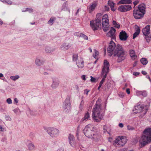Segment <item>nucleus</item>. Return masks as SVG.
<instances>
[{
    "label": "nucleus",
    "instance_id": "obj_61",
    "mask_svg": "<svg viewBox=\"0 0 151 151\" xmlns=\"http://www.w3.org/2000/svg\"><path fill=\"white\" fill-rule=\"evenodd\" d=\"M6 120H9V119H10L11 118L9 116H6Z\"/></svg>",
    "mask_w": 151,
    "mask_h": 151
},
{
    "label": "nucleus",
    "instance_id": "obj_26",
    "mask_svg": "<svg viewBox=\"0 0 151 151\" xmlns=\"http://www.w3.org/2000/svg\"><path fill=\"white\" fill-rule=\"evenodd\" d=\"M132 3L131 0H121L119 1L120 4H131Z\"/></svg>",
    "mask_w": 151,
    "mask_h": 151
},
{
    "label": "nucleus",
    "instance_id": "obj_2",
    "mask_svg": "<svg viewBox=\"0 0 151 151\" xmlns=\"http://www.w3.org/2000/svg\"><path fill=\"white\" fill-rule=\"evenodd\" d=\"M151 142V128H146L143 132V134L139 140L140 147H144Z\"/></svg>",
    "mask_w": 151,
    "mask_h": 151
},
{
    "label": "nucleus",
    "instance_id": "obj_27",
    "mask_svg": "<svg viewBox=\"0 0 151 151\" xmlns=\"http://www.w3.org/2000/svg\"><path fill=\"white\" fill-rule=\"evenodd\" d=\"M55 50V48H51L48 46L46 47L45 48V51L48 53H50L52 52Z\"/></svg>",
    "mask_w": 151,
    "mask_h": 151
},
{
    "label": "nucleus",
    "instance_id": "obj_16",
    "mask_svg": "<svg viewBox=\"0 0 151 151\" xmlns=\"http://www.w3.org/2000/svg\"><path fill=\"white\" fill-rule=\"evenodd\" d=\"M68 139L70 145L73 147H74L76 145V144L74 136L71 134H69L68 136Z\"/></svg>",
    "mask_w": 151,
    "mask_h": 151
},
{
    "label": "nucleus",
    "instance_id": "obj_55",
    "mask_svg": "<svg viewBox=\"0 0 151 151\" xmlns=\"http://www.w3.org/2000/svg\"><path fill=\"white\" fill-rule=\"evenodd\" d=\"M26 11H29V12H32L33 11V10L32 9H27Z\"/></svg>",
    "mask_w": 151,
    "mask_h": 151
},
{
    "label": "nucleus",
    "instance_id": "obj_31",
    "mask_svg": "<svg viewBox=\"0 0 151 151\" xmlns=\"http://www.w3.org/2000/svg\"><path fill=\"white\" fill-rule=\"evenodd\" d=\"M141 63L144 65H145L147 64L148 62L147 59L145 58H142L140 60Z\"/></svg>",
    "mask_w": 151,
    "mask_h": 151
},
{
    "label": "nucleus",
    "instance_id": "obj_9",
    "mask_svg": "<svg viewBox=\"0 0 151 151\" xmlns=\"http://www.w3.org/2000/svg\"><path fill=\"white\" fill-rule=\"evenodd\" d=\"M70 96L67 97L63 104V109L67 113L69 112L70 110Z\"/></svg>",
    "mask_w": 151,
    "mask_h": 151
},
{
    "label": "nucleus",
    "instance_id": "obj_18",
    "mask_svg": "<svg viewBox=\"0 0 151 151\" xmlns=\"http://www.w3.org/2000/svg\"><path fill=\"white\" fill-rule=\"evenodd\" d=\"M142 32L143 35L145 36L148 35L150 33V25H147L142 30Z\"/></svg>",
    "mask_w": 151,
    "mask_h": 151
},
{
    "label": "nucleus",
    "instance_id": "obj_52",
    "mask_svg": "<svg viewBox=\"0 0 151 151\" xmlns=\"http://www.w3.org/2000/svg\"><path fill=\"white\" fill-rule=\"evenodd\" d=\"M6 2L7 4H12V2L11 1H10L9 0H7L6 1Z\"/></svg>",
    "mask_w": 151,
    "mask_h": 151
},
{
    "label": "nucleus",
    "instance_id": "obj_64",
    "mask_svg": "<svg viewBox=\"0 0 151 151\" xmlns=\"http://www.w3.org/2000/svg\"><path fill=\"white\" fill-rule=\"evenodd\" d=\"M137 61H135V62L134 63V64H133V66H134V67L136 65H137Z\"/></svg>",
    "mask_w": 151,
    "mask_h": 151
},
{
    "label": "nucleus",
    "instance_id": "obj_28",
    "mask_svg": "<svg viewBox=\"0 0 151 151\" xmlns=\"http://www.w3.org/2000/svg\"><path fill=\"white\" fill-rule=\"evenodd\" d=\"M59 84V82L58 81H53V83L51 85L52 88L53 89H55Z\"/></svg>",
    "mask_w": 151,
    "mask_h": 151
},
{
    "label": "nucleus",
    "instance_id": "obj_20",
    "mask_svg": "<svg viewBox=\"0 0 151 151\" xmlns=\"http://www.w3.org/2000/svg\"><path fill=\"white\" fill-rule=\"evenodd\" d=\"M129 53L131 58L132 60H136L137 58V56L135 54L134 50H129Z\"/></svg>",
    "mask_w": 151,
    "mask_h": 151
},
{
    "label": "nucleus",
    "instance_id": "obj_57",
    "mask_svg": "<svg viewBox=\"0 0 151 151\" xmlns=\"http://www.w3.org/2000/svg\"><path fill=\"white\" fill-rule=\"evenodd\" d=\"M126 92L128 94H129L130 93V91L129 88H127L126 89Z\"/></svg>",
    "mask_w": 151,
    "mask_h": 151
},
{
    "label": "nucleus",
    "instance_id": "obj_54",
    "mask_svg": "<svg viewBox=\"0 0 151 151\" xmlns=\"http://www.w3.org/2000/svg\"><path fill=\"white\" fill-rule=\"evenodd\" d=\"M4 130V129L2 127L1 125H0V131L1 132H3Z\"/></svg>",
    "mask_w": 151,
    "mask_h": 151
},
{
    "label": "nucleus",
    "instance_id": "obj_5",
    "mask_svg": "<svg viewBox=\"0 0 151 151\" xmlns=\"http://www.w3.org/2000/svg\"><path fill=\"white\" fill-rule=\"evenodd\" d=\"M102 16V14L101 13L97 14L96 15V19L95 20H98V21L101 23V19L102 17V23L103 29L104 31L106 32L108 30L109 26L108 15L106 14L103 17Z\"/></svg>",
    "mask_w": 151,
    "mask_h": 151
},
{
    "label": "nucleus",
    "instance_id": "obj_38",
    "mask_svg": "<svg viewBox=\"0 0 151 151\" xmlns=\"http://www.w3.org/2000/svg\"><path fill=\"white\" fill-rule=\"evenodd\" d=\"M142 96L143 97H145L147 96V93L146 91H141Z\"/></svg>",
    "mask_w": 151,
    "mask_h": 151
},
{
    "label": "nucleus",
    "instance_id": "obj_48",
    "mask_svg": "<svg viewBox=\"0 0 151 151\" xmlns=\"http://www.w3.org/2000/svg\"><path fill=\"white\" fill-rule=\"evenodd\" d=\"M139 2V1H136L133 2V4L134 5V6L136 5Z\"/></svg>",
    "mask_w": 151,
    "mask_h": 151
},
{
    "label": "nucleus",
    "instance_id": "obj_8",
    "mask_svg": "<svg viewBox=\"0 0 151 151\" xmlns=\"http://www.w3.org/2000/svg\"><path fill=\"white\" fill-rule=\"evenodd\" d=\"M93 127L91 124H88L86 126L83 130V133L85 136L88 138L92 137V134L94 130Z\"/></svg>",
    "mask_w": 151,
    "mask_h": 151
},
{
    "label": "nucleus",
    "instance_id": "obj_7",
    "mask_svg": "<svg viewBox=\"0 0 151 151\" xmlns=\"http://www.w3.org/2000/svg\"><path fill=\"white\" fill-rule=\"evenodd\" d=\"M127 141V139L125 136H119L116 138L115 143L117 147H120L124 145Z\"/></svg>",
    "mask_w": 151,
    "mask_h": 151
},
{
    "label": "nucleus",
    "instance_id": "obj_24",
    "mask_svg": "<svg viewBox=\"0 0 151 151\" xmlns=\"http://www.w3.org/2000/svg\"><path fill=\"white\" fill-rule=\"evenodd\" d=\"M135 28L136 29H137L135 32L133 36V38L134 39L137 36L139 35L140 29L139 27L137 25H136L135 26Z\"/></svg>",
    "mask_w": 151,
    "mask_h": 151
},
{
    "label": "nucleus",
    "instance_id": "obj_47",
    "mask_svg": "<svg viewBox=\"0 0 151 151\" xmlns=\"http://www.w3.org/2000/svg\"><path fill=\"white\" fill-rule=\"evenodd\" d=\"M6 138L5 137H4L2 138L1 140V141L5 142H6Z\"/></svg>",
    "mask_w": 151,
    "mask_h": 151
},
{
    "label": "nucleus",
    "instance_id": "obj_50",
    "mask_svg": "<svg viewBox=\"0 0 151 151\" xmlns=\"http://www.w3.org/2000/svg\"><path fill=\"white\" fill-rule=\"evenodd\" d=\"M13 111L15 113L17 114V113L18 112V111H19V109H16L13 110Z\"/></svg>",
    "mask_w": 151,
    "mask_h": 151
},
{
    "label": "nucleus",
    "instance_id": "obj_32",
    "mask_svg": "<svg viewBox=\"0 0 151 151\" xmlns=\"http://www.w3.org/2000/svg\"><path fill=\"white\" fill-rule=\"evenodd\" d=\"M56 19L55 17H51L50 19L48 21L47 23L50 25H52L53 23V22Z\"/></svg>",
    "mask_w": 151,
    "mask_h": 151
},
{
    "label": "nucleus",
    "instance_id": "obj_42",
    "mask_svg": "<svg viewBox=\"0 0 151 151\" xmlns=\"http://www.w3.org/2000/svg\"><path fill=\"white\" fill-rule=\"evenodd\" d=\"M141 91H137L136 92L137 95L141 97L142 96Z\"/></svg>",
    "mask_w": 151,
    "mask_h": 151
},
{
    "label": "nucleus",
    "instance_id": "obj_1",
    "mask_svg": "<svg viewBox=\"0 0 151 151\" xmlns=\"http://www.w3.org/2000/svg\"><path fill=\"white\" fill-rule=\"evenodd\" d=\"M107 50L109 56H111L112 54H114V56L118 57L117 60L118 62H122L125 58L124 51L122 46L118 44L116 46L115 44L112 41H111L109 43Z\"/></svg>",
    "mask_w": 151,
    "mask_h": 151
},
{
    "label": "nucleus",
    "instance_id": "obj_44",
    "mask_svg": "<svg viewBox=\"0 0 151 151\" xmlns=\"http://www.w3.org/2000/svg\"><path fill=\"white\" fill-rule=\"evenodd\" d=\"M6 102L8 104L12 103V101L10 98H8L6 100Z\"/></svg>",
    "mask_w": 151,
    "mask_h": 151
},
{
    "label": "nucleus",
    "instance_id": "obj_4",
    "mask_svg": "<svg viewBox=\"0 0 151 151\" xmlns=\"http://www.w3.org/2000/svg\"><path fill=\"white\" fill-rule=\"evenodd\" d=\"M97 101L92 110V117L95 122H99L103 118V115L101 114V105Z\"/></svg>",
    "mask_w": 151,
    "mask_h": 151
},
{
    "label": "nucleus",
    "instance_id": "obj_56",
    "mask_svg": "<svg viewBox=\"0 0 151 151\" xmlns=\"http://www.w3.org/2000/svg\"><path fill=\"white\" fill-rule=\"evenodd\" d=\"M119 126L121 128H122L123 127L124 125L122 123H120L119 124Z\"/></svg>",
    "mask_w": 151,
    "mask_h": 151
},
{
    "label": "nucleus",
    "instance_id": "obj_40",
    "mask_svg": "<svg viewBox=\"0 0 151 151\" xmlns=\"http://www.w3.org/2000/svg\"><path fill=\"white\" fill-rule=\"evenodd\" d=\"M145 36V39L147 40V42H150V39H151V37H150L148 36V35Z\"/></svg>",
    "mask_w": 151,
    "mask_h": 151
},
{
    "label": "nucleus",
    "instance_id": "obj_37",
    "mask_svg": "<svg viewBox=\"0 0 151 151\" xmlns=\"http://www.w3.org/2000/svg\"><path fill=\"white\" fill-rule=\"evenodd\" d=\"M99 55V52L96 50H95V53L93 54V56L95 58Z\"/></svg>",
    "mask_w": 151,
    "mask_h": 151
},
{
    "label": "nucleus",
    "instance_id": "obj_29",
    "mask_svg": "<svg viewBox=\"0 0 151 151\" xmlns=\"http://www.w3.org/2000/svg\"><path fill=\"white\" fill-rule=\"evenodd\" d=\"M90 118V115L89 114L88 112H87L85 114L84 117L82 118L81 121L82 122H83L84 121H86L89 118Z\"/></svg>",
    "mask_w": 151,
    "mask_h": 151
},
{
    "label": "nucleus",
    "instance_id": "obj_12",
    "mask_svg": "<svg viewBox=\"0 0 151 151\" xmlns=\"http://www.w3.org/2000/svg\"><path fill=\"white\" fill-rule=\"evenodd\" d=\"M98 20H92L90 21V25L92 29L94 30H97L99 26H101V23Z\"/></svg>",
    "mask_w": 151,
    "mask_h": 151
},
{
    "label": "nucleus",
    "instance_id": "obj_43",
    "mask_svg": "<svg viewBox=\"0 0 151 151\" xmlns=\"http://www.w3.org/2000/svg\"><path fill=\"white\" fill-rule=\"evenodd\" d=\"M83 101H82L80 105V107H79V108L81 110H82L83 109Z\"/></svg>",
    "mask_w": 151,
    "mask_h": 151
},
{
    "label": "nucleus",
    "instance_id": "obj_13",
    "mask_svg": "<svg viewBox=\"0 0 151 151\" xmlns=\"http://www.w3.org/2000/svg\"><path fill=\"white\" fill-rule=\"evenodd\" d=\"M115 31V29L113 27H111L109 31L107 33V36L111 37V39H115L116 38Z\"/></svg>",
    "mask_w": 151,
    "mask_h": 151
},
{
    "label": "nucleus",
    "instance_id": "obj_10",
    "mask_svg": "<svg viewBox=\"0 0 151 151\" xmlns=\"http://www.w3.org/2000/svg\"><path fill=\"white\" fill-rule=\"evenodd\" d=\"M46 132L51 137H57L59 134V131L57 129L53 127L47 128Z\"/></svg>",
    "mask_w": 151,
    "mask_h": 151
},
{
    "label": "nucleus",
    "instance_id": "obj_58",
    "mask_svg": "<svg viewBox=\"0 0 151 151\" xmlns=\"http://www.w3.org/2000/svg\"><path fill=\"white\" fill-rule=\"evenodd\" d=\"M81 77L82 79L83 80H84L85 81L86 80V78H85V75H82L81 76Z\"/></svg>",
    "mask_w": 151,
    "mask_h": 151
},
{
    "label": "nucleus",
    "instance_id": "obj_45",
    "mask_svg": "<svg viewBox=\"0 0 151 151\" xmlns=\"http://www.w3.org/2000/svg\"><path fill=\"white\" fill-rule=\"evenodd\" d=\"M140 73L138 72H134L133 73V74L135 76H138L140 74Z\"/></svg>",
    "mask_w": 151,
    "mask_h": 151
},
{
    "label": "nucleus",
    "instance_id": "obj_17",
    "mask_svg": "<svg viewBox=\"0 0 151 151\" xmlns=\"http://www.w3.org/2000/svg\"><path fill=\"white\" fill-rule=\"evenodd\" d=\"M76 63L78 67L79 68H83L84 66V62L82 58L78 59Z\"/></svg>",
    "mask_w": 151,
    "mask_h": 151
},
{
    "label": "nucleus",
    "instance_id": "obj_6",
    "mask_svg": "<svg viewBox=\"0 0 151 151\" xmlns=\"http://www.w3.org/2000/svg\"><path fill=\"white\" fill-rule=\"evenodd\" d=\"M109 62L106 60H105L104 63V66L102 69L101 74V77L102 78L100 81L99 84L101 85H102L105 81L108 73L109 72Z\"/></svg>",
    "mask_w": 151,
    "mask_h": 151
},
{
    "label": "nucleus",
    "instance_id": "obj_63",
    "mask_svg": "<svg viewBox=\"0 0 151 151\" xmlns=\"http://www.w3.org/2000/svg\"><path fill=\"white\" fill-rule=\"evenodd\" d=\"M14 102H15L17 103L18 102V99L17 98H15L14 99Z\"/></svg>",
    "mask_w": 151,
    "mask_h": 151
},
{
    "label": "nucleus",
    "instance_id": "obj_46",
    "mask_svg": "<svg viewBox=\"0 0 151 151\" xmlns=\"http://www.w3.org/2000/svg\"><path fill=\"white\" fill-rule=\"evenodd\" d=\"M90 91L89 90H88L87 89H86L84 91V93L86 94L87 95H88V92Z\"/></svg>",
    "mask_w": 151,
    "mask_h": 151
},
{
    "label": "nucleus",
    "instance_id": "obj_41",
    "mask_svg": "<svg viewBox=\"0 0 151 151\" xmlns=\"http://www.w3.org/2000/svg\"><path fill=\"white\" fill-rule=\"evenodd\" d=\"M91 80L90 81L92 82H96V79L95 78L93 77L92 76H91Z\"/></svg>",
    "mask_w": 151,
    "mask_h": 151
},
{
    "label": "nucleus",
    "instance_id": "obj_51",
    "mask_svg": "<svg viewBox=\"0 0 151 151\" xmlns=\"http://www.w3.org/2000/svg\"><path fill=\"white\" fill-rule=\"evenodd\" d=\"M105 9L106 11H108L109 9V8L108 6H105Z\"/></svg>",
    "mask_w": 151,
    "mask_h": 151
},
{
    "label": "nucleus",
    "instance_id": "obj_21",
    "mask_svg": "<svg viewBox=\"0 0 151 151\" xmlns=\"http://www.w3.org/2000/svg\"><path fill=\"white\" fill-rule=\"evenodd\" d=\"M97 4L96 2L94 1L89 6L88 10L90 13H91L95 9L97 6Z\"/></svg>",
    "mask_w": 151,
    "mask_h": 151
},
{
    "label": "nucleus",
    "instance_id": "obj_25",
    "mask_svg": "<svg viewBox=\"0 0 151 151\" xmlns=\"http://www.w3.org/2000/svg\"><path fill=\"white\" fill-rule=\"evenodd\" d=\"M44 63V62L42 60L38 58H37L35 61L36 64L38 66L42 65Z\"/></svg>",
    "mask_w": 151,
    "mask_h": 151
},
{
    "label": "nucleus",
    "instance_id": "obj_22",
    "mask_svg": "<svg viewBox=\"0 0 151 151\" xmlns=\"http://www.w3.org/2000/svg\"><path fill=\"white\" fill-rule=\"evenodd\" d=\"M70 47V46L69 44L64 43L60 46V48L61 50H65L69 49Z\"/></svg>",
    "mask_w": 151,
    "mask_h": 151
},
{
    "label": "nucleus",
    "instance_id": "obj_23",
    "mask_svg": "<svg viewBox=\"0 0 151 151\" xmlns=\"http://www.w3.org/2000/svg\"><path fill=\"white\" fill-rule=\"evenodd\" d=\"M74 35L78 37H82L85 40H87L88 39V37L82 33L75 32Z\"/></svg>",
    "mask_w": 151,
    "mask_h": 151
},
{
    "label": "nucleus",
    "instance_id": "obj_15",
    "mask_svg": "<svg viewBox=\"0 0 151 151\" xmlns=\"http://www.w3.org/2000/svg\"><path fill=\"white\" fill-rule=\"evenodd\" d=\"M119 38L120 40L123 41L126 40L128 37L127 33L123 31H122L120 33L119 35Z\"/></svg>",
    "mask_w": 151,
    "mask_h": 151
},
{
    "label": "nucleus",
    "instance_id": "obj_62",
    "mask_svg": "<svg viewBox=\"0 0 151 151\" xmlns=\"http://www.w3.org/2000/svg\"><path fill=\"white\" fill-rule=\"evenodd\" d=\"M146 77L148 79H149V81H151V79H150V76H149L148 75H147V76H146Z\"/></svg>",
    "mask_w": 151,
    "mask_h": 151
},
{
    "label": "nucleus",
    "instance_id": "obj_53",
    "mask_svg": "<svg viewBox=\"0 0 151 151\" xmlns=\"http://www.w3.org/2000/svg\"><path fill=\"white\" fill-rule=\"evenodd\" d=\"M111 10L113 12H114L115 11V9L114 8V6H111L110 7Z\"/></svg>",
    "mask_w": 151,
    "mask_h": 151
},
{
    "label": "nucleus",
    "instance_id": "obj_30",
    "mask_svg": "<svg viewBox=\"0 0 151 151\" xmlns=\"http://www.w3.org/2000/svg\"><path fill=\"white\" fill-rule=\"evenodd\" d=\"M28 148L30 150H32L35 149V146L32 143H29L27 145Z\"/></svg>",
    "mask_w": 151,
    "mask_h": 151
},
{
    "label": "nucleus",
    "instance_id": "obj_19",
    "mask_svg": "<svg viewBox=\"0 0 151 151\" xmlns=\"http://www.w3.org/2000/svg\"><path fill=\"white\" fill-rule=\"evenodd\" d=\"M101 137V136L100 135L96 133H94L93 132V133L92 134V137L90 138L93 141H97L100 139Z\"/></svg>",
    "mask_w": 151,
    "mask_h": 151
},
{
    "label": "nucleus",
    "instance_id": "obj_49",
    "mask_svg": "<svg viewBox=\"0 0 151 151\" xmlns=\"http://www.w3.org/2000/svg\"><path fill=\"white\" fill-rule=\"evenodd\" d=\"M106 127L105 125H104L103 126V129L104 130V132H107L106 129Z\"/></svg>",
    "mask_w": 151,
    "mask_h": 151
},
{
    "label": "nucleus",
    "instance_id": "obj_33",
    "mask_svg": "<svg viewBox=\"0 0 151 151\" xmlns=\"http://www.w3.org/2000/svg\"><path fill=\"white\" fill-rule=\"evenodd\" d=\"M19 78V76L18 75H16L15 76H12L10 77V78L12 80L15 81Z\"/></svg>",
    "mask_w": 151,
    "mask_h": 151
},
{
    "label": "nucleus",
    "instance_id": "obj_34",
    "mask_svg": "<svg viewBox=\"0 0 151 151\" xmlns=\"http://www.w3.org/2000/svg\"><path fill=\"white\" fill-rule=\"evenodd\" d=\"M78 54H73V61H76L78 59Z\"/></svg>",
    "mask_w": 151,
    "mask_h": 151
},
{
    "label": "nucleus",
    "instance_id": "obj_39",
    "mask_svg": "<svg viewBox=\"0 0 151 151\" xmlns=\"http://www.w3.org/2000/svg\"><path fill=\"white\" fill-rule=\"evenodd\" d=\"M127 129L128 130H133L134 129V127L130 125H128L127 126Z\"/></svg>",
    "mask_w": 151,
    "mask_h": 151
},
{
    "label": "nucleus",
    "instance_id": "obj_60",
    "mask_svg": "<svg viewBox=\"0 0 151 151\" xmlns=\"http://www.w3.org/2000/svg\"><path fill=\"white\" fill-rule=\"evenodd\" d=\"M142 73L144 75H145L147 74V73L145 71H142Z\"/></svg>",
    "mask_w": 151,
    "mask_h": 151
},
{
    "label": "nucleus",
    "instance_id": "obj_14",
    "mask_svg": "<svg viewBox=\"0 0 151 151\" xmlns=\"http://www.w3.org/2000/svg\"><path fill=\"white\" fill-rule=\"evenodd\" d=\"M144 109V107L143 105L139 104L134 107L133 111H135V112H134L136 113H140L141 112L142 110H143Z\"/></svg>",
    "mask_w": 151,
    "mask_h": 151
},
{
    "label": "nucleus",
    "instance_id": "obj_35",
    "mask_svg": "<svg viewBox=\"0 0 151 151\" xmlns=\"http://www.w3.org/2000/svg\"><path fill=\"white\" fill-rule=\"evenodd\" d=\"M108 4L110 7L114 6L115 5V3L113 1L110 0H109L108 1Z\"/></svg>",
    "mask_w": 151,
    "mask_h": 151
},
{
    "label": "nucleus",
    "instance_id": "obj_36",
    "mask_svg": "<svg viewBox=\"0 0 151 151\" xmlns=\"http://www.w3.org/2000/svg\"><path fill=\"white\" fill-rule=\"evenodd\" d=\"M113 24L115 26V27L119 28L120 27V25L117 24L116 22L115 21H113Z\"/></svg>",
    "mask_w": 151,
    "mask_h": 151
},
{
    "label": "nucleus",
    "instance_id": "obj_11",
    "mask_svg": "<svg viewBox=\"0 0 151 151\" xmlns=\"http://www.w3.org/2000/svg\"><path fill=\"white\" fill-rule=\"evenodd\" d=\"M132 9V6L128 4H123L119 6L118 9V10L122 12L129 11Z\"/></svg>",
    "mask_w": 151,
    "mask_h": 151
},
{
    "label": "nucleus",
    "instance_id": "obj_59",
    "mask_svg": "<svg viewBox=\"0 0 151 151\" xmlns=\"http://www.w3.org/2000/svg\"><path fill=\"white\" fill-rule=\"evenodd\" d=\"M57 151H64V150L63 148H59V149Z\"/></svg>",
    "mask_w": 151,
    "mask_h": 151
},
{
    "label": "nucleus",
    "instance_id": "obj_3",
    "mask_svg": "<svg viewBox=\"0 0 151 151\" xmlns=\"http://www.w3.org/2000/svg\"><path fill=\"white\" fill-rule=\"evenodd\" d=\"M146 5L144 4L139 5L138 7L134 8L133 11V15L136 19L142 18L145 14Z\"/></svg>",
    "mask_w": 151,
    "mask_h": 151
}]
</instances>
